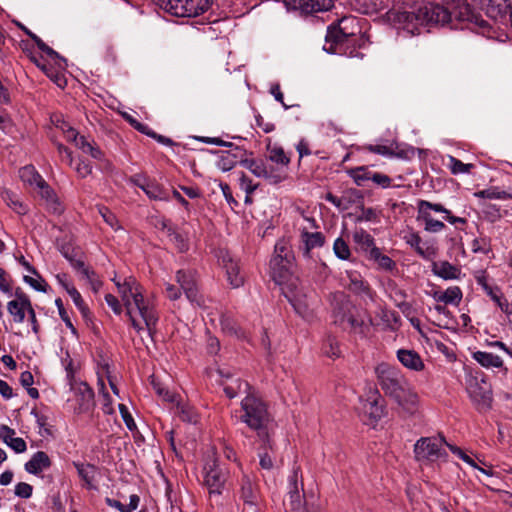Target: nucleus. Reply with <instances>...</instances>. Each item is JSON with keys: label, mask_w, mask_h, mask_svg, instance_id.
<instances>
[{"label": "nucleus", "mask_w": 512, "mask_h": 512, "mask_svg": "<svg viewBox=\"0 0 512 512\" xmlns=\"http://www.w3.org/2000/svg\"><path fill=\"white\" fill-rule=\"evenodd\" d=\"M405 19L412 21L415 19L422 25L430 24H452L457 28L454 22L484 26L486 23L471 8L467 0H432L423 7H420L415 13H407Z\"/></svg>", "instance_id": "f257e3e1"}, {"label": "nucleus", "mask_w": 512, "mask_h": 512, "mask_svg": "<svg viewBox=\"0 0 512 512\" xmlns=\"http://www.w3.org/2000/svg\"><path fill=\"white\" fill-rule=\"evenodd\" d=\"M113 281L133 328L137 332L146 329L149 336H152L158 315L153 302L144 297L141 284L132 276L123 280L115 277Z\"/></svg>", "instance_id": "f03ea898"}, {"label": "nucleus", "mask_w": 512, "mask_h": 512, "mask_svg": "<svg viewBox=\"0 0 512 512\" xmlns=\"http://www.w3.org/2000/svg\"><path fill=\"white\" fill-rule=\"evenodd\" d=\"M378 383L384 393L407 411H412L417 395L412 391L404 374L396 366L382 362L375 367Z\"/></svg>", "instance_id": "7ed1b4c3"}, {"label": "nucleus", "mask_w": 512, "mask_h": 512, "mask_svg": "<svg viewBox=\"0 0 512 512\" xmlns=\"http://www.w3.org/2000/svg\"><path fill=\"white\" fill-rule=\"evenodd\" d=\"M241 410L243 414L240 420L257 433L265 447L272 448L269 431L270 415L266 404L252 391L242 399Z\"/></svg>", "instance_id": "20e7f679"}, {"label": "nucleus", "mask_w": 512, "mask_h": 512, "mask_svg": "<svg viewBox=\"0 0 512 512\" xmlns=\"http://www.w3.org/2000/svg\"><path fill=\"white\" fill-rule=\"evenodd\" d=\"M332 316L333 322L345 330L365 334V328L368 327L348 296L341 292L333 295Z\"/></svg>", "instance_id": "39448f33"}, {"label": "nucleus", "mask_w": 512, "mask_h": 512, "mask_svg": "<svg viewBox=\"0 0 512 512\" xmlns=\"http://www.w3.org/2000/svg\"><path fill=\"white\" fill-rule=\"evenodd\" d=\"M281 290L300 317L306 321L313 320L316 295L312 290L303 287L299 279H292Z\"/></svg>", "instance_id": "423d86ee"}, {"label": "nucleus", "mask_w": 512, "mask_h": 512, "mask_svg": "<svg viewBox=\"0 0 512 512\" xmlns=\"http://www.w3.org/2000/svg\"><path fill=\"white\" fill-rule=\"evenodd\" d=\"M161 9L177 17H196L206 12L212 0H154Z\"/></svg>", "instance_id": "0eeeda50"}, {"label": "nucleus", "mask_w": 512, "mask_h": 512, "mask_svg": "<svg viewBox=\"0 0 512 512\" xmlns=\"http://www.w3.org/2000/svg\"><path fill=\"white\" fill-rule=\"evenodd\" d=\"M299 480V470L294 469L289 477V496L293 512H320V505L314 494L306 496L304 503L301 500L300 489L303 488Z\"/></svg>", "instance_id": "6e6552de"}, {"label": "nucleus", "mask_w": 512, "mask_h": 512, "mask_svg": "<svg viewBox=\"0 0 512 512\" xmlns=\"http://www.w3.org/2000/svg\"><path fill=\"white\" fill-rule=\"evenodd\" d=\"M355 19L344 17L339 21V26L337 29L329 31L326 40L327 42H332L334 44V48L332 45L330 48L324 46V49L331 53H340L342 47L346 42H355V36L359 31V28L354 26Z\"/></svg>", "instance_id": "1a4fd4ad"}, {"label": "nucleus", "mask_w": 512, "mask_h": 512, "mask_svg": "<svg viewBox=\"0 0 512 512\" xmlns=\"http://www.w3.org/2000/svg\"><path fill=\"white\" fill-rule=\"evenodd\" d=\"M448 444L444 438L422 437L414 445L415 458L418 461L433 462L447 456L443 445Z\"/></svg>", "instance_id": "9d476101"}, {"label": "nucleus", "mask_w": 512, "mask_h": 512, "mask_svg": "<svg viewBox=\"0 0 512 512\" xmlns=\"http://www.w3.org/2000/svg\"><path fill=\"white\" fill-rule=\"evenodd\" d=\"M467 392L477 410L486 411L490 409L492 403V391L484 377L480 380L477 377L472 378L468 383Z\"/></svg>", "instance_id": "9b49d317"}, {"label": "nucleus", "mask_w": 512, "mask_h": 512, "mask_svg": "<svg viewBox=\"0 0 512 512\" xmlns=\"http://www.w3.org/2000/svg\"><path fill=\"white\" fill-rule=\"evenodd\" d=\"M69 385L75 395V411L79 414L92 411L95 406L94 391L92 388L86 382L82 381H76Z\"/></svg>", "instance_id": "f8f14e48"}, {"label": "nucleus", "mask_w": 512, "mask_h": 512, "mask_svg": "<svg viewBox=\"0 0 512 512\" xmlns=\"http://www.w3.org/2000/svg\"><path fill=\"white\" fill-rule=\"evenodd\" d=\"M176 281L186 298L193 304L202 306L203 299L198 293L195 273L192 270H178L176 273Z\"/></svg>", "instance_id": "ddd939ff"}, {"label": "nucleus", "mask_w": 512, "mask_h": 512, "mask_svg": "<svg viewBox=\"0 0 512 512\" xmlns=\"http://www.w3.org/2000/svg\"><path fill=\"white\" fill-rule=\"evenodd\" d=\"M292 260L284 256L281 258L280 256H273L270 260V272L275 283L282 287L285 286L286 283L292 281V279H297L293 277L291 274Z\"/></svg>", "instance_id": "4468645a"}, {"label": "nucleus", "mask_w": 512, "mask_h": 512, "mask_svg": "<svg viewBox=\"0 0 512 512\" xmlns=\"http://www.w3.org/2000/svg\"><path fill=\"white\" fill-rule=\"evenodd\" d=\"M219 263L225 269L227 280L233 288H238L244 283V275L241 273L240 266L228 251L219 252Z\"/></svg>", "instance_id": "2eb2a0df"}, {"label": "nucleus", "mask_w": 512, "mask_h": 512, "mask_svg": "<svg viewBox=\"0 0 512 512\" xmlns=\"http://www.w3.org/2000/svg\"><path fill=\"white\" fill-rule=\"evenodd\" d=\"M381 400L378 390L373 386H369L366 399L360 398V409L371 420L377 421L384 414L383 405L380 403Z\"/></svg>", "instance_id": "dca6fc26"}, {"label": "nucleus", "mask_w": 512, "mask_h": 512, "mask_svg": "<svg viewBox=\"0 0 512 512\" xmlns=\"http://www.w3.org/2000/svg\"><path fill=\"white\" fill-rule=\"evenodd\" d=\"M32 308L30 298L21 290L15 292V299L7 303V311L15 323H23L26 314Z\"/></svg>", "instance_id": "f3484780"}, {"label": "nucleus", "mask_w": 512, "mask_h": 512, "mask_svg": "<svg viewBox=\"0 0 512 512\" xmlns=\"http://www.w3.org/2000/svg\"><path fill=\"white\" fill-rule=\"evenodd\" d=\"M478 285L482 287L485 293L496 303L503 313L506 314L509 321L512 322V302L509 303L500 293L498 287H492L487 282L485 275L476 278Z\"/></svg>", "instance_id": "a211bd4d"}, {"label": "nucleus", "mask_w": 512, "mask_h": 512, "mask_svg": "<svg viewBox=\"0 0 512 512\" xmlns=\"http://www.w3.org/2000/svg\"><path fill=\"white\" fill-rule=\"evenodd\" d=\"M239 485V497L244 504L257 506L259 501V489L252 476L247 473H243L239 480Z\"/></svg>", "instance_id": "6ab92c4d"}, {"label": "nucleus", "mask_w": 512, "mask_h": 512, "mask_svg": "<svg viewBox=\"0 0 512 512\" xmlns=\"http://www.w3.org/2000/svg\"><path fill=\"white\" fill-rule=\"evenodd\" d=\"M285 4L294 10L311 14L328 11L333 6V0H284Z\"/></svg>", "instance_id": "aec40b11"}, {"label": "nucleus", "mask_w": 512, "mask_h": 512, "mask_svg": "<svg viewBox=\"0 0 512 512\" xmlns=\"http://www.w3.org/2000/svg\"><path fill=\"white\" fill-rule=\"evenodd\" d=\"M486 14L493 18L499 19L510 13V21L512 25V0H479Z\"/></svg>", "instance_id": "412c9836"}, {"label": "nucleus", "mask_w": 512, "mask_h": 512, "mask_svg": "<svg viewBox=\"0 0 512 512\" xmlns=\"http://www.w3.org/2000/svg\"><path fill=\"white\" fill-rule=\"evenodd\" d=\"M398 361L406 369L413 372H421L425 369V363L418 352L412 349H399L396 352Z\"/></svg>", "instance_id": "4be33fe9"}, {"label": "nucleus", "mask_w": 512, "mask_h": 512, "mask_svg": "<svg viewBox=\"0 0 512 512\" xmlns=\"http://www.w3.org/2000/svg\"><path fill=\"white\" fill-rule=\"evenodd\" d=\"M37 193L40 197L45 201L47 208L55 214H60L63 212L64 207L60 202L58 196L55 191L48 185V183L44 180L43 184H40L37 188Z\"/></svg>", "instance_id": "5701e85b"}, {"label": "nucleus", "mask_w": 512, "mask_h": 512, "mask_svg": "<svg viewBox=\"0 0 512 512\" xmlns=\"http://www.w3.org/2000/svg\"><path fill=\"white\" fill-rule=\"evenodd\" d=\"M225 481V475L215 464L206 472L205 484L208 487L210 495H220Z\"/></svg>", "instance_id": "b1692460"}, {"label": "nucleus", "mask_w": 512, "mask_h": 512, "mask_svg": "<svg viewBox=\"0 0 512 512\" xmlns=\"http://www.w3.org/2000/svg\"><path fill=\"white\" fill-rule=\"evenodd\" d=\"M301 242L303 244V255L311 256V250L322 247L325 243V236L321 232H309L307 228L301 229Z\"/></svg>", "instance_id": "393cba45"}, {"label": "nucleus", "mask_w": 512, "mask_h": 512, "mask_svg": "<svg viewBox=\"0 0 512 512\" xmlns=\"http://www.w3.org/2000/svg\"><path fill=\"white\" fill-rule=\"evenodd\" d=\"M51 466L49 456L43 452H36L31 459L25 464V470L34 475H38Z\"/></svg>", "instance_id": "a878e982"}, {"label": "nucleus", "mask_w": 512, "mask_h": 512, "mask_svg": "<svg viewBox=\"0 0 512 512\" xmlns=\"http://www.w3.org/2000/svg\"><path fill=\"white\" fill-rule=\"evenodd\" d=\"M472 358L486 369H502L504 367L503 359L491 352L476 351L473 352Z\"/></svg>", "instance_id": "bb28decb"}, {"label": "nucleus", "mask_w": 512, "mask_h": 512, "mask_svg": "<svg viewBox=\"0 0 512 512\" xmlns=\"http://www.w3.org/2000/svg\"><path fill=\"white\" fill-rule=\"evenodd\" d=\"M432 272L436 276L445 280L458 279L461 274V270L448 261L434 262L432 265Z\"/></svg>", "instance_id": "cd10ccee"}, {"label": "nucleus", "mask_w": 512, "mask_h": 512, "mask_svg": "<svg viewBox=\"0 0 512 512\" xmlns=\"http://www.w3.org/2000/svg\"><path fill=\"white\" fill-rule=\"evenodd\" d=\"M352 239L359 249L368 256L371 255L373 249L378 248L375 246L374 238L362 228L353 232Z\"/></svg>", "instance_id": "c85d7f7f"}, {"label": "nucleus", "mask_w": 512, "mask_h": 512, "mask_svg": "<svg viewBox=\"0 0 512 512\" xmlns=\"http://www.w3.org/2000/svg\"><path fill=\"white\" fill-rule=\"evenodd\" d=\"M242 153H243V150H241L238 147L235 148L234 152H232V151L221 152V154L216 162L217 168L223 172L230 171L237 165L238 158L241 157Z\"/></svg>", "instance_id": "c756f323"}, {"label": "nucleus", "mask_w": 512, "mask_h": 512, "mask_svg": "<svg viewBox=\"0 0 512 512\" xmlns=\"http://www.w3.org/2000/svg\"><path fill=\"white\" fill-rule=\"evenodd\" d=\"M250 172H252L256 177L270 180V182L273 184L280 183L285 178L279 173H273V171L269 170L261 160H257L255 162Z\"/></svg>", "instance_id": "7c9ffc66"}, {"label": "nucleus", "mask_w": 512, "mask_h": 512, "mask_svg": "<svg viewBox=\"0 0 512 512\" xmlns=\"http://www.w3.org/2000/svg\"><path fill=\"white\" fill-rule=\"evenodd\" d=\"M406 243L414 248L419 256L424 259H431L435 256V251L432 247H423L421 245V237L417 233H411L406 237Z\"/></svg>", "instance_id": "2f4dec72"}, {"label": "nucleus", "mask_w": 512, "mask_h": 512, "mask_svg": "<svg viewBox=\"0 0 512 512\" xmlns=\"http://www.w3.org/2000/svg\"><path fill=\"white\" fill-rule=\"evenodd\" d=\"M19 176L24 183L36 189L40 184H43L44 178L38 173L32 165H26L19 170Z\"/></svg>", "instance_id": "473e14b6"}, {"label": "nucleus", "mask_w": 512, "mask_h": 512, "mask_svg": "<svg viewBox=\"0 0 512 512\" xmlns=\"http://www.w3.org/2000/svg\"><path fill=\"white\" fill-rule=\"evenodd\" d=\"M161 225L162 228L167 231V234L170 237L171 241L175 244V246L180 252H184L188 249V242L186 238L180 233H178L175 227L172 226L168 220H162Z\"/></svg>", "instance_id": "72a5a7b5"}, {"label": "nucleus", "mask_w": 512, "mask_h": 512, "mask_svg": "<svg viewBox=\"0 0 512 512\" xmlns=\"http://www.w3.org/2000/svg\"><path fill=\"white\" fill-rule=\"evenodd\" d=\"M434 298L444 304L458 305L462 300V291L458 286L447 288L444 292L436 293Z\"/></svg>", "instance_id": "f704fd0d"}, {"label": "nucleus", "mask_w": 512, "mask_h": 512, "mask_svg": "<svg viewBox=\"0 0 512 512\" xmlns=\"http://www.w3.org/2000/svg\"><path fill=\"white\" fill-rule=\"evenodd\" d=\"M144 193L151 200L166 202L170 200L167 190L156 181L151 180L149 185L144 187Z\"/></svg>", "instance_id": "c9c22d12"}, {"label": "nucleus", "mask_w": 512, "mask_h": 512, "mask_svg": "<svg viewBox=\"0 0 512 512\" xmlns=\"http://www.w3.org/2000/svg\"><path fill=\"white\" fill-rule=\"evenodd\" d=\"M79 477L91 488L96 475V467L88 463L73 462Z\"/></svg>", "instance_id": "e433bc0d"}, {"label": "nucleus", "mask_w": 512, "mask_h": 512, "mask_svg": "<svg viewBox=\"0 0 512 512\" xmlns=\"http://www.w3.org/2000/svg\"><path fill=\"white\" fill-rule=\"evenodd\" d=\"M224 392L228 398L232 399L241 393H245L246 395L251 393L252 388L248 382L237 379L230 384H226L224 386Z\"/></svg>", "instance_id": "4c0bfd02"}, {"label": "nucleus", "mask_w": 512, "mask_h": 512, "mask_svg": "<svg viewBox=\"0 0 512 512\" xmlns=\"http://www.w3.org/2000/svg\"><path fill=\"white\" fill-rule=\"evenodd\" d=\"M368 258L376 262L381 270L390 272L396 268V263L389 256L382 254L379 248L373 249Z\"/></svg>", "instance_id": "58836bf2"}, {"label": "nucleus", "mask_w": 512, "mask_h": 512, "mask_svg": "<svg viewBox=\"0 0 512 512\" xmlns=\"http://www.w3.org/2000/svg\"><path fill=\"white\" fill-rule=\"evenodd\" d=\"M268 158L278 165L287 167L290 163V158L286 155L283 148L277 145L268 146Z\"/></svg>", "instance_id": "ea45409f"}, {"label": "nucleus", "mask_w": 512, "mask_h": 512, "mask_svg": "<svg viewBox=\"0 0 512 512\" xmlns=\"http://www.w3.org/2000/svg\"><path fill=\"white\" fill-rule=\"evenodd\" d=\"M2 199L7 205L18 214H25L27 212L26 206L19 200V198L11 191L5 190L1 194Z\"/></svg>", "instance_id": "a19ab883"}, {"label": "nucleus", "mask_w": 512, "mask_h": 512, "mask_svg": "<svg viewBox=\"0 0 512 512\" xmlns=\"http://www.w3.org/2000/svg\"><path fill=\"white\" fill-rule=\"evenodd\" d=\"M175 413L180 417V419L184 422L188 423H196L197 414L192 406L185 403L178 402L176 405Z\"/></svg>", "instance_id": "79ce46f5"}, {"label": "nucleus", "mask_w": 512, "mask_h": 512, "mask_svg": "<svg viewBox=\"0 0 512 512\" xmlns=\"http://www.w3.org/2000/svg\"><path fill=\"white\" fill-rule=\"evenodd\" d=\"M333 252L335 256L340 260L348 261L352 256L348 243L341 237L334 241Z\"/></svg>", "instance_id": "37998d69"}, {"label": "nucleus", "mask_w": 512, "mask_h": 512, "mask_svg": "<svg viewBox=\"0 0 512 512\" xmlns=\"http://www.w3.org/2000/svg\"><path fill=\"white\" fill-rule=\"evenodd\" d=\"M430 210L438 213L450 214V211L439 203H432L426 200H420L418 203L419 215L430 214Z\"/></svg>", "instance_id": "c03bdc74"}, {"label": "nucleus", "mask_w": 512, "mask_h": 512, "mask_svg": "<svg viewBox=\"0 0 512 512\" xmlns=\"http://www.w3.org/2000/svg\"><path fill=\"white\" fill-rule=\"evenodd\" d=\"M448 168L450 169L452 174H461V173H469L470 170L474 167L473 164H465L459 159L448 156Z\"/></svg>", "instance_id": "a18cd8bd"}, {"label": "nucleus", "mask_w": 512, "mask_h": 512, "mask_svg": "<svg viewBox=\"0 0 512 512\" xmlns=\"http://www.w3.org/2000/svg\"><path fill=\"white\" fill-rule=\"evenodd\" d=\"M424 222V229L430 233L441 232L445 228L442 221L434 219L431 214L419 215Z\"/></svg>", "instance_id": "49530a36"}, {"label": "nucleus", "mask_w": 512, "mask_h": 512, "mask_svg": "<svg viewBox=\"0 0 512 512\" xmlns=\"http://www.w3.org/2000/svg\"><path fill=\"white\" fill-rule=\"evenodd\" d=\"M33 276L24 275L23 280L26 284H28L30 287H32L34 290L39 292H47L48 284L45 282V280L40 276V274L37 272V274H33Z\"/></svg>", "instance_id": "de8ad7c7"}, {"label": "nucleus", "mask_w": 512, "mask_h": 512, "mask_svg": "<svg viewBox=\"0 0 512 512\" xmlns=\"http://www.w3.org/2000/svg\"><path fill=\"white\" fill-rule=\"evenodd\" d=\"M379 316L385 325L391 329H395L400 322V317L395 311L381 309Z\"/></svg>", "instance_id": "09e8293b"}, {"label": "nucleus", "mask_w": 512, "mask_h": 512, "mask_svg": "<svg viewBox=\"0 0 512 512\" xmlns=\"http://www.w3.org/2000/svg\"><path fill=\"white\" fill-rule=\"evenodd\" d=\"M471 250L473 253L488 254L491 251L490 239L485 236L473 239Z\"/></svg>", "instance_id": "8fccbe9b"}, {"label": "nucleus", "mask_w": 512, "mask_h": 512, "mask_svg": "<svg viewBox=\"0 0 512 512\" xmlns=\"http://www.w3.org/2000/svg\"><path fill=\"white\" fill-rule=\"evenodd\" d=\"M98 386H99V393L101 394V396L103 398V404H102L103 412L108 415L114 413V409L112 406V400H111L109 393L105 390V384H104L103 379L99 378Z\"/></svg>", "instance_id": "3c124183"}, {"label": "nucleus", "mask_w": 512, "mask_h": 512, "mask_svg": "<svg viewBox=\"0 0 512 512\" xmlns=\"http://www.w3.org/2000/svg\"><path fill=\"white\" fill-rule=\"evenodd\" d=\"M86 154H89L92 158L98 160L100 162V168L106 171L112 169V164L104 157L103 152L93 144L89 148Z\"/></svg>", "instance_id": "603ef678"}, {"label": "nucleus", "mask_w": 512, "mask_h": 512, "mask_svg": "<svg viewBox=\"0 0 512 512\" xmlns=\"http://www.w3.org/2000/svg\"><path fill=\"white\" fill-rule=\"evenodd\" d=\"M61 362L66 371V377H67L68 383L72 384V383L76 382V380H75L76 369L74 367L73 360L67 351L65 352V356H63L61 358Z\"/></svg>", "instance_id": "864d4df0"}, {"label": "nucleus", "mask_w": 512, "mask_h": 512, "mask_svg": "<svg viewBox=\"0 0 512 512\" xmlns=\"http://www.w3.org/2000/svg\"><path fill=\"white\" fill-rule=\"evenodd\" d=\"M98 212L103 218V220L114 230H119L121 227L119 225L117 217L104 206L98 207Z\"/></svg>", "instance_id": "5fc2aeb1"}, {"label": "nucleus", "mask_w": 512, "mask_h": 512, "mask_svg": "<svg viewBox=\"0 0 512 512\" xmlns=\"http://www.w3.org/2000/svg\"><path fill=\"white\" fill-rule=\"evenodd\" d=\"M220 322H221L222 329L225 332H227L229 334H234L237 337H242L243 336V333L237 327V324L230 317L222 316Z\"/></svg>", "instance_id": "6e6d98bb"}, {"label": "nucleus", "mask_w": 512, "mask_h": 512, "mask_svg": "<svg viewBox=\"0 0 512 512\" xmlns=\"http://www.w3.org/2000/svg\"><path fill=\"white\" fill-rule=\"evenodd\" d=\"M34 38H35V44L42 52H44L49 57H51L53 59H58L59 61H61L65 64V62H66L65 59L62 58L55 50H53L51 47H49L46 43H44L41 38H39L38 36H34Z\"/></svg>", "instance_id": "4d7b16f0"}, {"label": "nucleus", "mask_w": 512, "mask_h": 512, "mask_svg": "<svg viewBox=\"0 0 512 512\" xmlns=\"http://www.w3.org/2000/svg\"><path fill=\"white\" fill-rule=\"evenodd\" d=\"M69 294V296L71 297V299L73 300L75 306L81 311V313L85 316L88 312V308L87 306L85 305L83 299H82V296L81 294L79 293V291L74 287V288H69V291L67 292Z\"/></svg>", "instance_id": "13d9d810"}, {"label": "nucleus", "mask_w": 512, "mask_h": 512, "mask_svg": "<svg viewBox=\"0 0 512 512\" xmlns=\"http://www.w3.org/2000/svg\"><path fill=\"white\" fill-rule=\"evenodd\" d=\"M80 274L84 279H86L90 283L94 291H97L100 288L101 281L98 279L96 273L93 270H91L88 266L86 268H83V271Z\"/></svg>", "instance_id": "bf43d9fd"}, {"label": "nucleus", "mask_w": 512, "mask_h": 512, "mask_svg": "<svg viewBox=\"0 0 512 512\" xmlns=\"http://www.w3.org/2000/svg\"><path fill=\"white\" fill-rule=\"evenodd\" d=\"M80 274L84 279H86L90 283L94 291H97L100 288L101 281L98 279L96 273L93 270H91L88 266L86 268H83V271Z\"/></svg>", "instance_id": "052dcab7"}, {"label": "nucleus", "mask_w": 512, "mask_h": 512, "mask_svg": "<svg viewBox=\"0 0 512 512\" xmlns=\"http://www.w3.org/2000/svg\"><path fill=\"white\" fill-rule=\"evenodd\" d=\"M55 305L57 306V309H58V313H59V316L60 318L63 320V322L65 323V325L73 332V333H76V329L75 327L73 326L72 322H71V319L70 317L68 316V313L67 311L65 310L64 308V305H63V302L60 298H57L55 300Z\"/></svg>", "instance_id": "680f3d73"}, {"label": "nucleus", "mask_w": 512, "mask_h": 512, "mask_svg": "<svg viewBox=\"0 0 512 512\" xmlns=\"http://www.w3.org/2000/svg\"><path fill=\"white\" fill-rule=\"evenodd\" d=\"M372 174L366 167H358L352 171V177L357 185H361L366 180H371Z\"/></svg>", "instance_id": "e2e57ef3"}, {"label": "nucleus", "mask_w": 512, "mask_h": 512, "mask_svg": "<svg viewBox=\"0 0 512 512\" xmlns=\"http://www.w3.org/2000/svg\"><path fill=\"white\" fill-rule=\"evenodd\" d=\"M447 447L450 449V451L453 454L458 456L465 463H467L468 465H470L473 468H478L477 463L468 454H466L461 448H459L455 445H451V444H447Z\"/></svg>", "instance_id": "0e129e2a"}, {"label": "nucleus", "mask_w": 512, "mask_h": 512, "mask_svg": "<svg viewBox=\"0 0 512 512\" xmlns=\"http://www.w3.org/2000/svg\"><path fill=\"white\" fill-rule=\"evenodd\" d=\"M323 352L328 357H337L340 354L339 346L334 338L329 337L323 346Z\"/></svg>", "instance_id": "69168bd1"}, {"label": "nucleus", "mask_w": 512, "mask_h": 512, "mask_svg": "<svg viewBox=\"0 0 512 512\" xmlns=\"http://www.w3.org/2000/svg\"><path fill=\"white\" fill-rule=\"evenodd\" d=\"M273 256H280L281 258H284V256H287V258L293 259L291 249L285 240H280L275 244V250H274Z\"/></svg>", "instance_id": "338daca9"}, {"label": "nucleus", "mask_w": 512, "mask_h": 512, "mask_svg": "<svg viewBox=\"0 0 512 512\" xmlns=\"http://www.w3.org/2000/svg\"><path fill=\"white\" fill-rule=\"evenodd\" d=\"M33 487L25 482H20L15 486V495L20 498L28 499L32 496Z\"/></svg>", "instance_id": "774afa93"}]
</instances>
